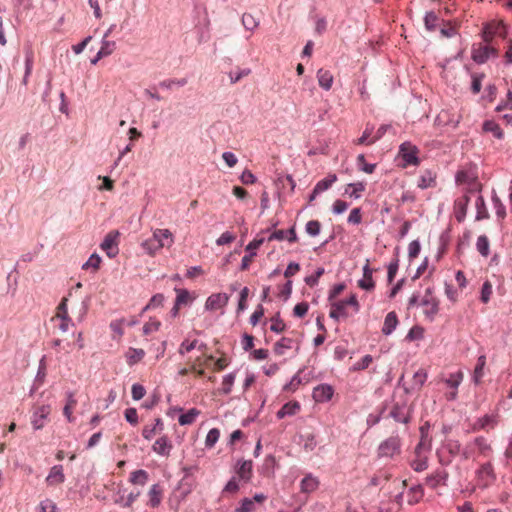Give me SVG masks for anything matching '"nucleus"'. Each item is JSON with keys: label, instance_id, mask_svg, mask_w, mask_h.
<instances>
[{"label": "nucleus", "instance_id": "53", "mask_svg": "<svg viewBox=\"0 0 512 512\" xmlns=\"http://www.w3.org/2000/svg\"><path fill=\"white\" fill-rule=\"evenodd\" d=\"M271 321H272V324L270 326V330L272 332L281 333V332H283L285 330L286 325L282 321V319L280 318L279 313L276 314L274 317H272Z\"/></svg>", "mask_w": 512, "mask_h": 512}, {"label": "nucleus", "instance_id": "11", "mask_svg": "<svg viewBox=\"0 0 512 512\" xmlns=\"http://www.w3.org/2000/svg\"><path fill=\"white\" fill-rule=\"evenodd\" d=\"M495 477L490 464L483 465L478 471V485L486 488L491 485Z\"/></svg>", "mask_w": 512, "mask_h": 512}, {"label": "nucleus", "instance_id": "38", "mask_svg": "<svg viewBox=\"0 0 512 512\" xmlns=\"http://www.w3.org/2000/svg\"><path fill=\"white\" fill-rule=\"evenodd\" d=\"M293 340L288 337H282L278 342L274 345V352L277 355H283L284 349H291L292 348Z\"/></svg>", "mask_w": 512, "mask_h": 512}, {"label": "nucleus", "instance_id": "60", "mask_svg": "<svg viewBox=\"0 0 512 512\" xmlns=\"http://www.w3.org/2000/svg\"><path fill=\"white\" fill-rule=\"evenodd\" d=\"M56 510V504L50 499H45L38 505V512H56Z\"/></svg>", "mask_w": 512, "mask_h": 512}, {"label": "nucleus", "instance_id": "50", "mask_svg": "<svg viewBox=\"0 0 512 512\" xmlns=\"http://www.w3.org/2000/svg\"><path fill=\"white\" fill-rule=\"evenodd\" d=\"M116 49V43L115 41H110L108 39L102 38L101 40V48L100 51H102V55H105L106 57L111 55Z\"/></svg>", "mask_w": 512, "mask_h": 512}, {"label": "nucleus", "instance_id": "61", "mask_svg": "<svg viewBox=\"0 0 512 512\" xmlns=\"http://www.w3.org/2000/svg\"><path fill=\"white\" fill-rule=\"evenodd\" d=\"M146 390L143 385L135 383L132 385L131 394L135 401L142 399L145 396Z\"/></svg>", "mask_w": 512, "mask_h": 512}, {"label": "nucleus", "instance_id": "16", "mask_svg": "<svg viewBox=\"0 0 512 512\" xmlns=\"http://www.w3.org/2000/svg\"><path fill=\"white\" fill-rule=\"evenodd\" d=\"M390 417H392L396 422L399 423H408L410 420L408 409L405 405L399 406L398 404L394 405L389 413Z\"/></svg>", "mask_w": 512, "mask_h": 512}, {"label": "nucleus", "instance_id": "24", "mask_svg": "<svg viewBox=\"0 0 512 512\" xmlns=\"http://www.w3.org/2000/svg\"><path fill=\"white\" fill-rule=\"evenodd\" d=\"M330 318L338 321L340 317H347L348 313L346 312V308L343 302L336 301L331 303V310L329 313Z\"/></svg>", "mask_w": 512, "mask_h": 512}, {"label": "nucleus", "instance_id": "23", "mask_svg": "<svg viewBox=\"0 0 512 512\" xmlns=\"http://www.w3.org/2000/svg\"><path fill=\"white\" fill-rule=\"evenodd\" d=\"M435 178V173H433L431 170H425L420 176V179L418 181V187L421 189H426L435 186Z\"/></svg>", "mask_w": 512, "mask_h": 512}, {"label": "nucleus", "instance_id": "13", "mask_svg": "<svg viewBox=\"0 0 512 512\" xmlns=\"http://www.w3.org/2000/svg\"><path fill=\"white\" fill-rule=\"evenodd\" d=\"M447 473L444 470L436 471L426 478V485L431 489H437L446 485Z\"/></svg>", "mask_w": 512, "mask_h": 512}, {"label": "nucleus", "instance_id": "47", "mask_svg": "<svg viewBox=\"0 0 512 512\" xmlns=\"http://www.w3.org/2000/svg\"><path fill=\"white\" fill-rule=\"evenodd\" d=\"M188 83V80L186 78L181 79H168L163 80L159 83V86L165 89H171L174 85L178 87H183Z\"/></svg>", "mask_w": 512, "mask_h": 512}, {"label": "nucleus", "instance_id": "44", "mask_svg": "<svg viewBox=\"0 0 512 512\" xmlns=\"http://www.w3.org/2000/svg\"><path fill=\"white\" fill-rule=\"evenodd\" d=\"M463 380V372L462 371H457L455 373H452L450 374L449 378H447L445 380V383L453 388V389H457L458 386L461 384Z\"/></svg>", "mask_w": 512, "mask_h": 512}, {"label": "nucleus", "instance_id": "1", "mask_svg": "<svg viewBox=\"0 0 512 512\" xmlns=\"http://www.w3.org/2000/svg\"><path fill=\"white\" fill-rule=\"evenodd\" d=\"M119 235L120 234L117 230L110 231L100 245L101 249L106 252V255L109 258H114L119 253L117 244V238Z\"/></svg>", "mask_w": 512, "mask_h": 512}, {"label": "nucleus", "instance_id": "4", "mask_svg": "<svg viewBox=\"0 0 512 512\" xmlns=\"http://www.w3.org/2000/svg\"><path fill=\"white\" fill-rule=\"evenodd\" d=\"M264 238L254 239L249 242L245 250L247 254L242 258L240 270L245 271L249 268L251 261L257 255L256 250L263 244Z\"/></svg>", "mask_w": 512, "mask_h": 512}, {"label": "nucleus", "instance_id": "63", "mask_svg": "<svg viewBox=\"0 0 512 512\" xmlns=\"http://www.w3.org/2000/svg\"><path fill=\"white\" fill-rule=\"evenodd\" d=\"M145 353L142 349H130L128 356V364L133 365L144 357Z\"/></svg>", "mask_w": 512, "mask_h": 512}, {"label": "nucleus", "instance_id": "36", "mask_svg": "<svg viewBox=\"0 0 512 512\" xmlns=\"http://www.w3.org/2000/svg\"><path fill=\"white\" fill-rule=\"evenodd\" d=\"M140 496V491H132L130 492L126 498L121 496L120 498L115 500V503L120 504L122 507L128 508L133 505V503L138 499Z\"/></svg>", "mask_w": 512, "mask_h": 512}, {"label": "nucleus", "instance_id": "22", "mask_svg": "<svg viewBox=\"0 0 512 512\" xmlns=\"http://www.w3.org/2000/svg\"><path fill=\"white\" fill-rule=\"evenodd\" d=\"M428 458L422 453L421 450L415 451V457L411 459V466L415 471H423L427 468Z\"/></svg>", "mask_w": 512, "mask_h": 512}, {"label": "nucleus", "instance_id": "56", "mask_svg": "<svg viewBox=\"0 0 512 512\" xmlns=\"http://www.w3.org/2000/svg\"><path fill=\"white\" fill-rule=\"evenodd\" d=\"M100 263H101V257L96 254V253H93L89 259L82 265V269H88L90 267H92L94 270H97L100 266Z\"/></svg>", "mask_w": 512, "mask_h": 512}, {"label": "nucleus", "instance_id": "2", "mask_svg": "<svg viewBox=\"0 0 512 512\" xmlns=\"http://www.w3.org/2000/svg\"><path fill=\"white\" fill-rule=\"evenodd\" d=\"M399 154L404 161V166L417 165L419 163L418 148L410 142H404L400 145Z\"/></svg>", "mask_w": 512, "mask_h": 512}, {"label": "nucleus", "instance_id": "40", "mask_svg": "<svg viewBox=\"0 0 512 512\" xmlns=\"http://www.w3.org/2000/svg\"><path fill=\"white\" fill-rule=\"evenodd\" d=\"M476 247L478 252L484 256L487 257L489 255V240L486 235H481L477 238Z\"/></svg>", "mask_w": 512, "mask_h": 512}, {"label": "nucleus", "instance_id": "15", "mask_svg": "<svg viewBox=\"0 0 512 512\" xmlns=\"http://www.w3.org/2000/svg\"><path fill=\"white\" fill-rule=\"evenodd\" d=\"M265 500L263 494H257L253 499L245 498L241 501V504L236 508V512H252L255 510L256 502L261 503Z\"/></svg>", "mask_w": 512, "mask_h": 512}, {"label": "nucleus", "instance_id": "10", "mask_svg": "<svg viewBox=\"0 0 512 512\" xmlns=\"http://www.w3.org/2000/svg\"><path fill=\"white\" fill-rule=\"evenodd\" d=\"M373 269L369 266V261L363 267V278L358 281V286L366 291H372L375 288V282L373 280Z\"/></svg>", "mask_w": 512, "mask_h": 512}, {"label": "nucleus", "instance_id": "31", "mask_svg": "<svg viewBox=\"0 0 512 512\" xmlns=\"http://www.w3.org/2000/svg\"><path fill=\"white\" fill-rule=\"evenodd\" d=\"M475 207L477 210L476 211V220L479 221V220L487 219L489 217L484 198L481 195H479L477 197L476 202H475Z\"/></svg>", "mask_w": 512, "mask_h": 512}, {"label": "nucleus", "instance_id": "33", "mask_svg": "<svg viewBox=\"0 0 512 512\" xmlns=\"http://www.w3.org/2000/svg\"><path fill=\"white\" fill-rule=\"evenodd\" d=\"M252 473V462L251 461H243L240 466L237 468V476L244 480L248 481L251 477Z\"/></svg>", "mask_w": 512, "mask_h": 512}, {"label": "nucleus", "instance_id": "30", "mask_svg": "<svg viewBox=\"0 0 512 512\" xmlns=\"http://www.w3.org/2000/svg\"><path fill=\"white\" fill-rule=\"evenodd\" d=\"M365 190V184L363 182L349 183L345 189V194H348L351 198L359 199L360 192Z\"/></svg>", "mask_w": 512, "mask_h": 512}, {"label": "nucleus", "instance_id": "34", "mask_svg": "<svg viewBox=\"0 0 512 512\" xmlns=\"http://www.w3.org/2000/svg\"><path fill=\"white\" fill-rule=\"evenodd\" d=\"M336 181H337V175L329 174L326 178L320 180L315 185L316 191L322 193V192L328 190L333 185V183H335Z\"/></svg>", "mask_w": 512, "mask_h": 512}, {"label": "nucleus", "instance_id": "58", "mask_svg": "<svg viewBox=\"0 0 512 512\" xmlns=\"http://www.w3.org/2000/svg\"><path fill=\"white\" fill-rule=\"evenodd\" d=\"M492 295V284L489 281H485L482 285L480 300L483 303H488Z\"/></svg>", "mask_w": 512, "mask_h": 512}, {"label": "nucleus", "instance_id": "3", "mask_svg": "<svg viewBox=\"0 0 512 512\" xmlns=\"http://www.w3.org/2000/svg\"><path fill=\"white\" fill-rule=\"evenodd\" d=\"M506 33V26L502 22H491L484 26L482 38L484 42L489 43L495 35L505 37Z\"/></svg>", "mask_w": 512, "mask_h": 512}, {"label": "nucleus", "instance_id": "9", "mask_svg": "<svg viewBox=\"0 0 512 512\" xmlns=\"http://www.w3.org/2000/svg\"><path fill=\"white\" fill-rule=\"evenodd\" d=\"M319 486V479L313 474L309 473L306 474L300 482V492L303 494H311L315 492Z\"/></svg>", "mask_w": 512, "mask_h": 512}, {"label": "nucleus", "instance_id": "5", "mask_svg": "<svg viewBox=\"0 0 512 512\" xmlns=\"http://www.w3.org/2000/svg\"><path fill=\"white\" fill-rule=\"evenodd\" d=\"M497 50L488 45H479L472 50V59L478 63H485L491 56H496Z\"/></svg>", "mask_w": 512, "mask_h": 512}, {"label": "nucleus", "instance_id": "45", "mask_svg": "<svg viewBox=\"0 0 512 512\" xmlns=\"http://www.w3.org/2000/svg\"><path fill=\"white\" fill-rule=\"evenodd\" d=\"M357 165L361 171L367 174L373 173L376 168L375 164H369L365 161V156L363 154H359L357 156Z\"/></svg>", "mask_w": 512, "mask_h": 512}, {"label": "nucleus", "instance_id": "12", "mask_svg": "<svg viewBox=\"0 0 512 512\" xmlns=\"http://www.w3.org/2000/svg\"><path fill=\"white\" fill-rule=\"evenodd\" d=\"M469 201L470 198L468 195H463L455 200V218L457 219L458 222H462L465 219Z\"/></svg>", "mask_w": 512, "mask_h": 512}, {"label": "nucleus", "instance_id": "39", "mask_svg": "<svg viewBox=\"0 0 512 512\" xmlns=\"http://www.w3.org/2000/svg\"><path fill=\"white\" fill-rule=\"evenodd\" d=\"M426 379H427V373L423 369L418 370L413 375V384L411 386V389L412 390H420V388L425 383Z\"/></svg>", "mask_w": 512, "mask_h": 512}, {"label": "nucleus", "instance_id": "51", "mask_svg": "<svg viewBox=\"0 0 512 512\" xmlns=\"http://www.w3.org/2000/svg\"><path fill=\"white\" fill-rule=\"evenodd\" d=\"M175 292L177 293V297L175 303L179 306L186 305L190 301L189 291L186 289L175 288Z\"/></svg>", "mask_w": 512, "mask_h": 512}, {"label": "nucleus", "instance_id": "29", "mask_svg": "<svg viewBox=\"0 0 512 512\" xmlns=\"http://www.w3.org/2000/svg\"><path fill=\"white\" fill-rule=\"evenodd\" d=\"M129 481L134 485L144 486L148 481V473L145 470H136L130 474Z\"/></svg>", "mask_w": 512, "mask_h": 512}, {"label": "nucleus", "instance_id": "46", "mask_svg": "<svg viewBox=\"0 0 512 512\" xmlns=\"http://www.w3.org/2000/svg\"><path fill=\"white\" fill-rule=\"evenodd\" d=\"M305 230L308 235L315 237L321 231V223L318 220H310L306 223Z\"/></svg>", "mask_w": 512, "mask_h": 512}, {"label": "nucleus", "instance_id": "48", "mask_svg": "<svg viewBox=\"0 0 512 512\" xmlns=\"http://www.w3.org/2000/svg\"><path fill=\"white\" fill-rule=\"evenodd\" d=\"M325 273V269L323 267L317 268L314 274L306 276L304 281L305 283L310 286L314 287L318 284L319 278Z\"/></svg>", "mask_w": 512, "mask_h": 512}, {"label": "nucleus", "instance_id": "57", "mask_svg": "<svg viewBox=\"0 0 512 512\" xmlns=\"http://www.w3.org/2000/svg\"><path fill=\"white\" fill-rule=\"evenodd\" d=\"M164 295L161 293L155 294L149 301V303L143 308V312L161 306L164 302Z\"/></svg>", "mask_w": 512, "mask_h": 512}, {"label": "nucleus", "instance_id": "64", "mask_svg": "<svg viewBox=\"0 0 512 512\" xmlns=\"http://www.w3.org/2000/svg\"><path fill=\"white\" fill-rule=\"evenodd\" d=\"M283 410L288 416L295 415L300 410V404L297 401H291L283 406Z\"/></svg>", "mask_w": 512, "mask_h": 512}, {"label": "nucleus", "instance_id": "49", "mask_svg": "<svg viewBox=\"0 0 512 512\" xmlns=\"http://www.w3.org/2000/svg\"><path fill=\"white\" fill-rule=\"evenodd\" d=\"M234 381H235V373H229L224 376L223 381H222V393L223 394H226V395L230 394V392L232 391V386L234 384Z\"/></svg>", "mask_w": 512, "mask_h": 512}, {"label": "nucleus", "instance_id": "37", "mask_svg": "<svg viewBox=\"0 0 512 512\" xmlns=\"http://www.w3.org/2000/svg\"><path fill=\"white\" fill-rule=\"evenodd\" d=\"M438 21H439V17L436 15L435 12H433V11L426 12L425 17H424V25L428 31H434L437 27Z\"/></svg>", "mask_w": 512, "mask_h": 512}, {"label": "nucleus", "instance_id": "19", "mask_svg": "<svg viewBox=\"0 0 512 512\" xmlns=\"http://www.w3.org/2000/svg\"><path fill=\"white\" fill-rule=\"evenodd\" d=\"M164 428V424L160 418L155 419L153 425H146L143 428L142 435L145 439H152L157 434H160Z\"/></svg>", "mask_w": 512, "mask_h": 512}, {"label": "nucleus", "instance_id": "62", "mask_svg": "<svg viewBox=\"0 0 512 512\" xmlns=\"http://www.w3.org/2000/svg\"><path fill=\"white\" fill-rule=\"evenodd\" d=\"M372 360H373L372 356L367 354V355L363 356L359 362H357L353 365L352 370L353 371L364 370V369L368 368V366L371 364Z\"/></svg>", "mask_w": 512, "mask_h": 512}, {"label": "nucleus", "instance_id": "8", "mask_svg": "<svg viewBox=\"0 0 512 512\" xmlns=\"http://www.w3.org/2000/svg\"><path fill=\"white\" fill-rule=\"evenodd\" d=\"M334 394V389L329 384H320L313 389L312 397L316 402H327Z\"/></svg>", "mask_w": 512, "mask_h": 512}, {"label": "nucleus", "instance_id": "17", "mask_svg": "<svg viewBox=\"0 0 512 512\" xmlns=\"http://www.w3.org/2000/svg\"><path fill=\"white\" fill-rule=\"evenodd\" d=\"M421 305L429 306V308L424 311V314L430 320H433L435 315L439 311V301L436 298L424 296V298L421 301Z\"/></svg>", "mask_w": 512, "mask_h": 512}, {"label": "nucleus", "instance_id": "35", "mask_svg": "<svg viewBox=\"0 0 512 512\" xmlns=\"http://www.w3.org/2000/svg\"><path fill=\"white\" fill-rule=\"evenodd\" d=\"M151 238L159 240V242L167 241L168 244H166V246H169L173 243L172 233L168 229H156Z\"/></svg>", "mask_w": 512, "mask_h": 512}, {"label": "nucleus", "instance_id": "20", "mask_svg": "<svg viewBox=\"0 0 512 512\" xmlns=\"http://www.w3.org/2000/svg\"><path fill=\"white\" fill-rule=\"evenodd\" d=\"M317 80L319 86L328 91L331 89L333 84V75L330 71L321 68L317 71Z\"/></svg>", "mask_w": 512, "mask_h": 512}, {"label": "nucleus", "instance_id": "27", "mask_svg": "<svg viewBox=\"0 0 512 512\" xmlns=\"http://www.w3.org/2000/svg\"><path fill=\"white\" fill-rule=\"evenodd\" d=\"M424 496V490L421 485L413 486L409 489L407 497L408 503L413 505L418 503Z\"/></svg>", "mask_w": 512, "mask_h": 512}, {"label": "nucleus", "instance_id": "25", "mask_svg": "<svg viewBox=\"0 0 512 512\" xmlns=\"http://www.w3.org/2000/svg\"><path fill=\"white\" fill-rule=\"evenodd\" d=\"M165 242H159L153 238H149L142 243L143 249H145L150 255H154L161 248L165 247Z\"/></svg>", "mask_w": 512, "mask_h": 512}, {"label": "nucleus", "instance_id": "14", "mask_svg": "<svg viewBox=\"0 0 512 512\" xmlns=\"http://www.w3.org/2000/svg\"><path fill=\"white\" fill-rule=\"evenodd\" d=\"M148 502L147 505H149L152 508H156L160 505L162 498H163V489L159 484H154L151 486L149 492H148Z\"/></svg>", "mask_w": 512, "mask_h": 512}, {"label": "nucleus", "instance_id": "55", "mask_svg": "<svg viewBox=\"0 0 512 512\" xmlns=\"http://www.w3.org/2000/svg\"><path fill=\"white\" fill-rule=\"evenodd\" d=\"M220 437V431L217 428H212L206 436L205 444L207 447H212L216 444Z\"/></svg>", "mask_w": 512, "mask_h": 512}, {"label": "nucleus", "instance_id": "32", "mask_svg": "<svg viewBox=\"0 0 512 512\" xmlns=\"http://www.w3.org/2000/svg\"><path fill=\"white\" fill-rule=\"evenodd\" d=\"M486 364V357L484 355H481L478 357L476 367L474 369L473 373V382L475 384H479L481 381V378L484 375V366Z\"/></svg>", "mask_w": 512, "mask_h": 512}, {"label": "nucleus", "instance_id": "7", "mask_svg": "<svg viewBox=\"0 0 512 512\" xmlns=\"http://www.w3.org/2000/svg\"><path fill=\"white\" fill-rule=\"evenodd\" d=\"M229 296L225 293H216L210 295L205 302V309L214 311L227 305Z\"/></svg>", "mask_w": 512, "mask_h": 512}, {"label": "nucleus", "instance_id": "41", "mask_svg": "<svg viewBox=\"0 0 512 512\" xmlns=\"http://www.w3.org/2000/svg\"><path fill=\"white\" fill-rule=\"evenodd\" d=\"M193 486V481L189 476H185L182 478L180 485L178 487V491L180 492V496L182 498H185L186 495H188Z\"/></svg>", "mask_w": 512, "mask_h": 512}, {"label": "nucleus", "instance_id": "21", "mask_svg": "<svg viewBox=\"0 0 512 512\" xmlns=\"http://www.w3.org/2000/svg\"><path fill=\"white\" fill-rule=\"evenodd\" d=\"M398 325V318L394 311L389 312L384 320V325L382 328V333L384 335H390Z\"/></svg>", "mask_w": 512, "mask_h": 512}, {"label": "nucleus", "instance_id": "28", "mask_svg": "<svg viewBox=\"0 0 512 512\" xmlns=\"http://www.w3.org/2000/svg\"><path fill=\"white\" fill-rule=\"evenodd\" d=\"M199 414H200V411L198 409L191 408L186 413H183L179 416L178 422L182 426L190 425L196 420V418Z\"/></svg>", "mask_w": 512, "mask_h": 512}, {"label": "nucleus", "instance_id": "18", "mask_svg": "<svg viewBox=\"0 0 512 512\" xmlns=\"http://www.w3.org/2000/svg\"><path fill=\"white\" fill-rule=\"evenodd\" d=\"M65 476L63 474V468L60 465L53 466L46 478L48 485L54 486L64 482Z\"/></svg>", "mask_w": 512, "mask_h": 512}, {"label": "nucleus", "instance_id": "59", "mask_svg": "<svg viewBox=\"0 0 512 512\" xmlns=\"http://www.w3.org/2000/svg\"><path fill=\"white\" fill-rule=\"evenodd\" d=\"M398 267H399V260L398 259H394L393 261H391L388 265V271H387V281L388 283H392L396 274H397V271H398Z\"/></svg>", "mask_w": 512, "mask_h": 512}, {"label": "nucleus", "instance_id": "54", "mask_svg": "<svg viewBox=\"0 0 512 512\" xmlns=\"http://www.w3.org/2000/svg\"><path fill=\"white\" fill-rule=\"evenodd\" d=\"M424 330L420 326H413L406 335V340L414 341L423 338Z\"/></svg>", "mask_w": 512, "mask_h": 512}, {"label": "nucleus", "instance_id": "26", "mask_svg": "<svg viewBox=\"0 0 512 512\" xmlns=\"http://www.w3.org/2000/svg\"><path fill=\"white\" fill-rule=\"evenodd\" d=\"M483 131L492 133L497 139H502L504 134L500 126L493 120H486L483 123Z\"/></svg>", "mask_w": 512, "mask_h": 512}, {"label": "nucleus", "instance_id": "52", "mask_svg": "<svg viewBox=\"0 0 512 512\" xmlns=\"http://www.w3.org/2000/svg\"><path fill=\"white\" fill-rule=\"evenodd\" d=\"M251 73V70L249 68L245 69H238L236 72H229V79L231 84H235L238 81H240L243 77L248 76Z\"/></svg>", "mask_w": 512, "mask_h": 512}, {"label": "nucleus", "instance_id": "42", "mask_svg": "<svg viewBox=\"0 0 512 512\" xmlns=\"http://www.w3.org/2000/svg\"><path fill=\"white\" fill-rule=\"evenodd\" d=\"M241 21H242V24L245 27V29L250 30V31L255 30L259 25V21H257L255 19V17L249 13H244L242 15Z\"/></svg>", "mask_w": 512, "mask_h": 512}, {"label": "nucleus", "instance_id": "6", "mask_svg": "<svg viewBox=\"0 0 512 512\" xmlns=\"http://www.w3.org/2000/svg\"><path fill=\"white\" fill-rule=\"evenodd\" d=\"M50 411L51 408L49 405H42L34 410L31 418V424L34 429L38 430L44 426Z\"/></svg>", "mask_w": 512, "mask_h": 512}, {"label": "nucleus", "instance_id": "43", "mask_svg": "<svg viewBox=\"0 0 512 512\" xmlns=\"http://www.w3.org/2000/svg\"><path fill=\"white\" fill-rule=\"evenodd\" d=\"M492 202L495 208L496 215L499 219H504L506 216V209L500 198L494 192L492 195Z\"/></svg>", "mask_w": 512, "mask_h": 512}]
</instances>
